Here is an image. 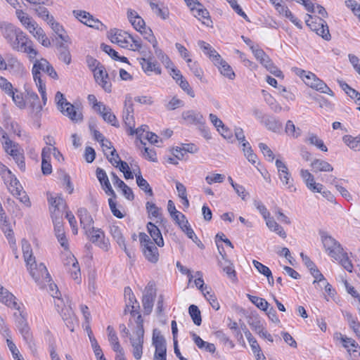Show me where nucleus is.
Returning <instances> with one entry per match:
<instances>
[{
  "label": "nucleus",
  "mask_w": 360,
  "mask_h": 360,
  "mask_svg": "<svg viewBox=\"0 0 360 360\" xmlns=\"http://www.w3.org/2000/svg\"><path fill=\"white\" fill-rule=\"evenodd\" d=\"M2 178L6 184H8L11 187V192L16 196L20 202H23L27 206L30 207L31 202L29 197L26 195L25 192L22 190V187L20 184L19 181L13 175L11 170H8L6 172L3 173Z\"/></svg>",
  "instance_id": "obj_1"
},
{
  "label": "nucleus",
  "mask_w": 360,
  "mask_h": 360,
  "mask_svg": "<svg viewBox=\"0 0 360 360\" xmlns=\"http://www.w3.org/2000/svg\"><path fill=\"white\" fill-rule=\"evenodd\" d=\"M339 261L342 266L349 272L352 271L353 265L349 259L347 254L343 250L341 253V256H340V259H336Z\"/></svg>",
  "instance_id": "obj_61"
},
{
  "label": "nucleus",
  "mask_w": 360,
  "mask_h": 360,
  "mask_svg": "<svg viewBox=\"0 0 360 360\" xmlns=\"http://www.w3.org/2000/svg\"><path fill=\"white\" fill-rule=\"evenodd\" d=\"M89 17L90 18L85 21L86 25L98 30H105L107 29L106 26L98 19H95L91 15Z\"/></svg>",
  "instance_id": "obj_58"
},
{
  "label": "nucleus",
  "mask_w": 360,
  "mask_h": 360,
  "mask_svg": "<svg viewBox=\"0 0 360 360\" xmlns=\"http://www.w3.org/2000/svg\"><path fill=\"white\" fill-rule=\"evenodd\" d=\"M44 4H41L38 6H36L34 8V11L35 13L37 15V16L40 18H41L43 20L46 21V22L51 20V21H53V15L49 14V11L48 9L43 5Z\"/></svg>",
  "instance_id": "obj_41"
},
{
  "label": "nucleus",
  "mask_w": 360,
  "mask_h": 360,
  "mask_svg": "<svg viewBox=\"0 0 360 360\" xmlns=\"http://www.w3.org/2000/svg\"><path fill=\"white\" fill-rule=\"evenodd\" d=\"M259 148L263 153L264 156L266 158L267 160L269 162H273L274 160V155L270 148L264 143H259Z\"/></svg>",
  "instance_id": "obj_64"
},
{
  "label": "nucleus",
  "mask_w": 360,
  "mask_h": 360,
  "mask_svg": "<svg viewBox=\"0 0 360 360\" xmlns=\"http://www.w3.org/2000/svg\"><path fill=\"white\" fill-rule=\"evenodd\" d=\"M306 141L309 142L311 145L315 146L321 151L326 152L328 150V148L325 146L323 141L314 134L309 133Z\"/></svg>",
  "instance_id": "obj_42"
},
{
  "label": "nucleus",
  "mask_w": 360,
  "mask_h": 360,
  "mask_svg": "<svg viewBox=\"0 0 360 360\" xmlns=\"http://www.w3.org/2000/svg\"><path fill=\"white\" fill-rule=\"evenodd\" d=\"M91 345L97 360H106L96 338H91Z\"/></svg>",
  "instance_id": "obj_60"
},
{
  "label": "nucleus",
  "mask_w": 360,
  "mask_h": 360,
  "mask_svg": "<svg viewBox=\"0 0 360 360\" xmlns=\"http://www.w3.org/2000/svg\"><path fill=\"white\" fill-rule=\"evenodd\" d=\"M29 32L44 46L49 47L51 46V41L46 37L44 30L41 27H39L37 23Z\"/></svg>",
  "instance_id": "obj_23"
},
{
  "label": "nucleus",
  "mask_w": 360,
  "mask_h": 360,
  "mask_svg": "<svg viewBox=\"0 0 360 360\" xmlns=\"http://www.w3.org/2000/svg\"><path fill=\"white\" fill-rule=\"evenodd\" d=\"M131 34L119 29H113L110 32L109 38L112 43L117 44L120 46L128 49L129 46V39Z\"/></svg>",
  "instance_id": "obj_12"
},
{
  "label": "nucleus",
  "mask_w": 360,
  "mask_h": 360,
  "mask_svg": "<svg viewBox=\"0 0 360 360\" xmlns=\"http://www.w3.org/2000/svg\"><path fill=\"white\" fill-rule=\"evenodd\" d=\"M150 6L153 11L163 20H166L169 17V9L167 8H161L158 4L150 2Z\"/></svg>",
  "instance_id": "obj_52"
},
{
  "label": "nucleus",
  "mask_w": 360,
  "mask_h": 360,
  "mask_svg": "<svg viewBox=\"0 0 360 360\" xmlns=\"http://www.w3.org/2000/svg\"><path fill=\"white\" fill-rule=\"evenodd\" d=\"M96 175L101 184L102 188H104L110 185L106 172L103 169L98 167L96 171Z\"/></svg>",
  "instance_id": "obj_53"
},
{
  "label": "nucleus",
  "mask_w": 360,
  "mask_h": 360,
  "mask_svg": "<svg viewBox=\"0 0 360 360\" xmlns=\"http://www.w3.org/2000/svg\"><path fill=\"white\" fill-rule=\"evenodd\" d=\"M141 53L144 56L140 59V64L143 72L148 75L151 72H154L156 75H160L162 73L161 68L159 63L154 60V57L151 54L146 57V53L143 51Z\"/></svg>",
  "instance_id": "obj_9"
},
{
  "label": "nucleus",
  "mask_w": 360,
  "mask_h": 360,
  "mask_svg": "<svg viewBox=\"0 0 360 360\" xmlns=\"http://www.w3.org/2000/svg\"><path fill=\"white\" fill-rule=\"evenodd\" d=\"M181 116L182 118L188 124L200 125H203L205 124L202 115L198 112L192 110H186L182 112Z\"/></svg>",
  "instance_id": "obj_16"
},
{
  "label": "nucleus",
  "mask_w": 360,
  "mask_h": 360,
  "mask_svg": "<svg viewBox=\"0 0 360 360\" xmlns=\"http://www.w3.org/2000/svg\"><path fill=\"white\" fill-rule=\"evenodd\" d=\"M6 342L14 360H25L14 342L9 339H7Z\"/></svg>",
  "instance_id": "obj_63"
},
{
  "label": "nucleus",
  "mask_w": 360,
  "mask_h": 360,
  "mask_svg": "<svg viewBox=\"0 0 360 360\" xmlns=\"http://www.w3.org/2000/svg\"><path fill=\"white\" fill-rule=\"evenodd\" d=\"M18 311V312H15L13 314L16 326L21 333L24 340L29 345L30 348H32V346H34V343L27 319L23 312L20 311V309Z\"/></svg>",
  "instance_id": "obj_4"
},
{
  "label": "nucleus",
  "mask_w": 360,
  "mask_h": 360,
  "mask_svg": "<svg viewBox=\"0 0 360 360\" xmlns=\"http://www.w3.org/2000/svg\"><path fill=\"white\" fill-rule=\"evenodd\" d=\"M188 313L194 324L196 326H200L202 323V319L199 308L195 304H191L188 307Z\"/></svg>",
  "instance_id": "obj_45"
},
{
  "label": "nucleus",
  "mask_w": 360,
  "mask_h": 360,
  "mask_svg": "<svg viewBox=\"0 0 360 360\" xmlns=\"http://www.w3.org/2000/svg\"><path fill=\"white\" fill-rule=\"evenodd\" d=\"M110 231L119 246L122 247V245H124L125 240L120 227L118 226L112 225L110 227Z\"/></svg>",
  "instance_id": "obj_51"
},
{
  "label": "nucleus",
  "mask_w": 360,
  "mask_h": 360,
  "mask_svg": "<svg viewBox=\"0 0 360 360\" xmlns=\"http://www.w3.org/2000/svg\"><path fill=\"white\" fill-rule=\"evenodd\" d=\"M334 339L340 340L342 343V346L347 349L348 352H350V349H348L347 343H350V346L352 347L356 348L358 347V344L354 339L348 338L339 332H337L334 334Z\"/></svg>",
  "instance_id": "obj_39"
},
{
  "label": "nucleus",
  "mask_w": 360,
  "mask_h": 360,
  "mask_svg": "<svg viewBox=\"0 0 360 360\" xmlns=\"http://www.w3.org/2000/svg\"><path fill=\"white\" fill-rule=\"evenodd\" d=\"M261 122L270 131L278 132L282 129L281 123L275 117L269 115H264Z\"/></svg>",
  "instance_id": "obj_27"
},
{
  "label": "nucleus",
  "mask_w": 360,
  "mask_h": 360,
  "mask_svg": "<svg viewBox=\"0 0 360 360\" xmlns=\"http://www.w3.org/2000/svg\"><path fill=\"white\" fill-rule=\"evenodd\" d=\"M86 234L89 238L91 243L98 246L105 251H108L110 248L108 240H105L103 231L100 229H95L94 226L85 231Z\"/></svg>",
  "instance_id": "obj_7"
},
{
  "label": "nucleus",
  "mask_w": 360,
  "mask_h": 360,
  "mask_svg": "<svg viewBox=\"0 0 360 360\" xmlns=\"http://www.w3.org/2000/svg\"><path fill=\"white\" fill-rule=\"evenodd\" d=\"M198 44L204 53L210 58L213 63L217 60H219V58L221 57V56L209 44L204 41H199Z\"/></svg>",
  "instance_id": "obj_31"
},
{
  "label": "nucleus",
  "mask_w": 360,
  "mask_h": 360,
  "mask_svg": "<svg viewBox=\"0 0 360 360\" xmlns=\"http://www.w3.org/2000/svg\"><path fill=\"white\" fill-rule=\"evenodd\" d=\"M0 302L8 307L20 309V305L16 302L15 296L6 288L0 285Z\"/></svg>",
  "instance_id": "obj_15"
},
{
  "label": "nucleus",
  "mask_w": 360,
  "mask_h": 360,
  "mask_svg": "<svg viewBox=\"0 0 360 360\" xmlns=\"http://www.w3.org/2000/svg\"><path fill=\"white\" fill-rule=\"evenodd\" d=\"M300 176L304 181L307 187L312 192H321L323 186L319 183H316L314 176L307 170L302 169Z\"/></svg>",
  "instance_id": "obj_14"
},
{
  "label": "nucleus",
  "mask_w": 360,
  "mask_h": 360,
  "mask_svg": "<svg viewBox=\"0 0 360 360\" xmlns=\"http://www.w3.org/2000/svg\"><path fill=\"white\" fill-rule=\"evenodd\" d=\"M320 236L323 247L328 255L334 259H340L343 248L341 244L326 231H321Z\"/></svg>",
  "instance_id": "obj_3"
},
{
  "label": "nucleus",
  "mask_w": 360,
  "mask_h": 360,
  "mask_svg": "<svg viewBox=\"0 0 360 360\" xmlns=\"http://www.w3.org/2000/svg\"><path fill=\"white\" fill-rule=\"evenodd\" d=\"M96 112H98L101 115L105 122L110 124L114 127H119L117 117L112 112L111 109L109 107L103 105L101 108L96 109Z\"/></svg>",
  "instance_id": "obj_21"
},
{
  "label": "nucleus",
  "mask_w": 360,
  "mask_h": 360,
  "mask_svg": "<svg viewBox=\"0 0 360 360\" xmlns=\"http://www.w3.org/2000/svg\"><path fill=\"white\" fill-rule=\"evenodd\" d=\"M136 179V184L138 186L143 190L146 194L149 195L150 196L153 195V190L148 183V181L143 178L141 173L140 170L139 169V173L135 174Z\"/></svg>",
  "instance_id": "obj_36"
},
{
  "label": "nucleus",
  "mask_w": 360,
  "mask_h": 360,
  "mask_svg": "<svg viewBox=\"0 0 360 360\" xmlns=\"http://www.w3.org/2000/svg\"><path fill=\"white\" fill-rule=\"evenodd\" d=\"M70 262H75V264H73V266L69 267L68 271L74 280H78L81 275L79 263L75 257L70 258Z\"/></svg>",
  "instance_id": "obj_57"
},
{
  "label": "nucleus",
  "mask_w": 360,
  "mask_h": 360,
  "mask_svg": "<svg viewBox=\"0 0 360 360\" xmlns=\"http://www.w3.org/2000/svg\"><path fill=\"white\" fill-rule=\"evenodd\" d=\"M248 323L256 333H258L264 327L260 320V318L257 314H251L248 317Z\"/></svg>",
  "instance_id": "obj_38"
},
{
  "label": "nucleus",
  "mask_w": 360,
  "mask_h": 360,
  "mask_svg": "<svg viewBox=\"0 0 360 360\" xmlns=\"http://www.w3.org/2000/svg\"><path fill=\"white\" fill-rule=\"evenodd\" d=\"M123 121L124 124L129 128V131L135 127L134 117V106L131 97L129 95L126 96L124 101V108L123 110Z\"/></svg>",
  "instance_id": "obj_11"
},
{
  "label": "nucleus",
  "mask_w": 360,
  "mask_h": 360,
  "mask_svg": "<svg viewBox=\"0 0 360 360\" xmlns=\"http://www.w3.org/2000/svg\"><path fill=\"white\" fill-rule=\"evenodd\" d=\"M312 89L320 91L321 93L328 94L330 96H334L333 91L327 86V84L319 77L316 78L315 83H313Z\"/></svg>",
  "instance_id": "obj_40"
},
{
  "label": "nucleus",
  "mask_w": 360,
  "mask_h": 360,
  "mask_svg": "<svg viewBox=\"0 0 360 360\" xmlns=\"http://www.w3.org/2000/svg\"><path fill=\"white\" fill-rule=\"evenodd\" d=\"M344 143L348 146L351 149L359 150L360 147V136L353 137L350 135H345L342 138Z\"/></svg>",
  "instance_id": "obj_49"
},
{
  "label": "nucleus",
  "mask_w": 360,
  "mask_h": 360,
  "mask_svg": "<svg viewBox=\"0 0 360 360\" xmlns=\"http://www.w3.org/2000/svg\"><path fill=\"white\" fill-rule=\"evenodd\" d=\"M124 299L126 301V308L131 307L130 314L131 316H135L136 309H139V304L137 302L131 289L129 287L124 288Z\"/></svg>",
  "instance_id": "obj_18"
},
{
  "label": "nucleus",
  "mask_w": 360,
  "mask_h": 360,
  "mask_svg": "<svg viewBox=\"0 0 360 360\" xmlns=\"http://www.w3.org/2000/svg\"><path fill=\"white\" fill-rule=\"evenodd\" d=\"M214 336L221 343L225 346H228L231 349L234 347L235 345L233 344V341L231 340L222 330L216 331L214 333Z\"/></svg>",
  "instance_id": "obj_54"
},
{
  "label": "nucleus",
  "mask_w": 360,
  "mask_h": 360,
  "mask_svg": "<svg viewBox=\"0 0 360 360\" xmlns=\"http://www.w3.org/2000/svg\"><path fill=\"white\" fill-rule=\"evenodd\" d=\"M214 65L217 66L221 75L229 78V79H233L236 77L235 72L232 68L221 57L217 60L214 63Z\"/></svg>",
  "instance_id": "obj_22"
},
{
  "label": "nucleus",
  "mask_w": 360,
  "mask_h": 360,
  "mask_svg": "<svg viewBox=\"0 0 360 360\" xmlns=\"http://www.w3.org/2000/svg\"><path fill=\"white\" fill-rule=\"evenodd\" d=\"M6 153L13 157L21 171L25 170V157L23 154L16 148L15 144H12L11 147H8V152Z\"/></svg>",
  "instance_id": "obj_25"
},
{
  "label": "nucleus",
  "mask_w": 360,
  "mask_h": 360,
  "mask_svg": "<svg viewBox=\"0 0 360 360\" xmlns=\"http://www.w3.org/2000/svg\"><path fill=\"white\" fill-rule=\"evenodd\" d=\"M311 166L314 172H332L333 170V167L330 163L321 159L314 160L311 163Z\"/></svg>",
  "instance_id": "obj_33"
},
{
  "label": "nucleus",
  "mask_w": 360,
  "mask_h": 360,
  "mask_svg": "<svg viewBox=\"0 0 360 360\" xmlns=\"http://www.w3.org/2000/svg\"><path fill=\"white\" fill-rule=\"evenodd\" d=\"M41 71L46 73L52 79H58V74L53 67L48 62L47 60L41 58L40 60H37L32 68V72L35 83L43 82Z\"/></svg>",
  "instance_id": "obj_2"
},
{
  "label": "nucleus",
  "mask_w": 360,
  "mask_h": 360,
  "mask_svg": "<svg viewBox=\"0 0 360 360\" xmlns=\"http://www.w3.org/2000/svg\"><path fill=\"white\" fill-rule=\"evenodd\" d=\"M255 57L258 60L260 63L263 65L266 63H269V57L266 54V53L261 49L255 48L253 46L250 47Z\"/></svg>",
  "instance_id": "obj_50"
},
{
  "label": "nucleus",
  "mask_w": 360,
  "mask_h": 360,
  "mask_svg": "<svg viewBox=\"0 0 360 360\" xmlns=\"http://www.w3.org/2000/svg\"><path fill=\"white\" fill-rule=\"evenodd\" d=\"M22 64L15 57L7 58L4 60L3 68L0 70H7L12 73H17L23 71Z\"/></svg>",
  "instance_id": "obj_20"
},
{
  "label": "nucleus",
  "mask_w": 360,
  "mask_h": 360,
  "mask_svg": "<svg viewBox=\"0 0 360 360\" xmlns=\"http://www.w3.org/2000/svg\"><path fill=\"white\" fill-rule=\"evenodd\" d=\"M47 23L51 26L53 31L63 41H66L65 37L63 33L64 32V29L62 25H60L58 22H56L53 17V21L49 20Z\"/></svg>",
  "instance_id": "obj_55"
},
{
  "label": "nucleus",
  "mask_w": 360,
  "mask_h": 360,
  "mask_svg": "<svg viewBox=\"0 0 360 360\" xmlns=\"http://www.w3.org/2000/svg\"><path fill=\"white\" fill-rule=\"evenodd\" d=\"M32 44V41L23 32L18 38L15 39L11 46L15 51L27 53L30 58L33 59L37 56V51L33 48Z\"/></svg>",
  "instance_id": "obj_6"
},
{
  "label": "nucleus",
  "mask_w": 360,
  "mask_h": 360,
  "mask_svg": "<svg viewBox=\"0 0 360 360\" xmlns=\"http://www.w3.org/2000/svg\"><path fill=\"white\" fill-rule=\"evenodd\" d=\"M0 30L2 35L10 45L23 33L20 28L8 22H0Z\"/></svg>",
  "instance_id": "obj_8"
},
{
  "label": "nucleus",
  "mask_w": 360,
  "mask_h": 360,
  "mask_svg": "<svg viewBox=\"0 0 360 360\" xmlns=\"http://www.w3.org/2000/svg\"><path fill=\"white\" fill-rule=\"evenodd\" d=\"M338 82L342 89L347 94L348 96H349L354 101L356 100L357 97H359V92L356 91L354 89L352 88L348 84H347L345 81L338 80Z\"/></svg>",
  "instance_id": "obj_46"
},
{
  "label": "nucleus",
  "mask_w": 360,
  "mask_h": 360,
  "mask_svg": "<svg viewBox=\"0 0 360 360\" xmlns=\"http://www.w3.org/2000/svg\"><path fill=\"white\" fill-rule=\"evenodd\" d=\"M12 98L14 103L18 106L20 109H24L26 107V101L24 98L22 94L17 89L13 90V95H8Z\"/></svg>",
  "instance_id": "obj_48"
},
{
  "label": "nucleus",
  "mask_w": 360,
  "mask_h": 360,
  "mask_svg": "<svg viewBox=\"0 0 360 360\" xmlns=\"http://www.w3.org/2000/svg\"><path fill=\"white\" fill-rule=\"evenodd\" d=\"M184 222L185 224H184V227H181L182 231H184L186 234L188 238L191 239L195 243H196L197 241H199L200 243V240H198L193 229L191 227L188 220H186Z\"/></svg>",
  "instance_id": "obj_62"
},
{
  "label": "nucleus",
  "mask_w": 360,
  "mask_h": 360,
  "mask_svg": "<svg viewBox=\"0 0 360 360\" xmlns=\"http://www.w3.org/2000/svg\"><path fill=\"white\" fill-rule=\"evenodd\" d=\"M152 340L155 348L154 355H167L166 340L157 329L153 330Z\"/></svg>",
  "instance_id": "obj_13"
},
{
  "label": "nucleus",
  "mask_w": 360,
  "mask_h": 360,
  "mask_svg": "<svg viewBox=\"0 0 360 360\" xmlns=\"http://www.w3.org/2000/svg\"><path fill=\"white\" fill-rule=\"evenodd\" d=\"M0 89L6 95H13V90L15 89L12 84L8 81L7 79L0 75Z\"/></svg>",
  "instance_id": "obj_56"
},
{
  "label": "nucleus",
  "mask_w": 360,
  "mask_h": 360,
  "mask_svg": "<svg viewBox=\"0 0 360 360\" xmlns=\"http://www.w3.org/2000/svg\"><path fill=\"white\" fill-rule=\"evenodd\" d=\"M25 91L26 99L30 103V105L33 111H36L37 112H40L42 110V105L40 104L38 95L30 89H25Z\"/></svg>",
  "instance_id": "obj_29"
},
{
  "label": "nucleus",
  "mask_w": 360,
  "mask_h": 360,
  "mask_svg": "<svg viewBox=\"0 0 360 360\" xmlns=\"http://www.w3.org/2000/svg\"><path fill=\"white\" fill-rule=\"evenodd\" d=\"M57 51L59 60L66 65L70 64L72 57L68 46L63 42H60L57 46Z\"/></svg>",
  "instance_id": "obj_32"
},
{
  "label": "nucleus",
  "mask_w": 360,
  "mask_h": 360,
  "mask_svg": "<svg viewBox=\"0 0 360 360\" xmlns=\"http://www.w3.org/2000/svg\"><path fill=\"white\" fill-rule=\"evenodd\" d=\"M143 252L146 259L151 263H157L159 259V252L155 243L143 248Z\"/></svg>",
  "instance_id": "obj_28"
},
{
  "label": "nucleus",
  "mask_w": 360,
  "mask_h": 360,
  "mask_svg": "<svg viewBox=\"0 0 360 360\" xmlns=\"http://www.w3.org/2000/svg\"><path fill=\"white\" fill-rule=\"evenodd\" d=\"M54 222V230L56 233V236L58 238V242L60 243V245L64 248V249H68V240L65 237L63 224L61 220L58 219H56Z\"/></svg>",
  "instance_id": "obj_24"
},
{
  "label": "nucleus",
  "mask_w": 360,
  "mask_h": 360,
  "mask_svg": "<svg viewBox=\"0 0 360 360\" xmlns=\"http://www.w3.org/2000/svg\"><path fill=\"white\" fill-rule=\"evenodd\" d=\"M107 331L108 333V340L112 345L114 352L123 349L119 342L118 338L114 328L112 326H108L107 327Z\"/></svg>",
  "instance_id": "obj_37"
},
{
  "label": "nucleus",
  "mask_w": 360,
  "mask_h": 360,
  "mask_svg": "<svg viewBox=\"0 0 360 360\" xmlns=\"http://www.w3.org/2000/svg\"><path fill=\"white\" fill-rule=\"evenodd\" d=\"M280 180L290 191H295L296 188L293 186V179L289 171L278 174Z\"/></svg>",
  "instance_id": "obj_47"
},
{
  "label": "nucleus",
  "mask_w": 360,
  "mask_h": 360,
  "mask_svg": "<svg viewBox=\"0 0 360 360\" xmlns=\"http://www.w3.org/2000/svg\"><path fill=\"white\" fill-rule=\"evenodd\" d=\"M51 148H44L41 152V172L43 174L48 175L52 172V166L51 164Z\"/></svg>",
  "instance_id": "obj_19"
},
{
  "label": "nucleus",
  "mask_w": 360,
  "mask_h": 360,
  "mask_svg": "<svg viewBox=\"0 0 360 360\" xmlns=\"http://www.w3.org/2000/svg\"><path fill=\"white\" fill-rule=\"evenodd\" d=\"M148 232L153 240V243L158 247L164 246V240L159 228L153 222H148L146 225Z\"/></svg>",
  "instance_id": "obj_17"
},
{
  "label": "nucleus",
  "mask_w": 360,
  "mask_h": 360,
  "mask_svg": "<svg viewBox=\"0 0 360 360\" xmlns=\"http://www.w3.org/2000/svg\"><path fill=\"white\" fill-rule=\"evenodd\" d=\"M154 52L158 58L165 65L166 68H169L173 65V63L169 59L167 55H166L162 49H160L158 44H155V47H153Z\"/></svg>",
  "instance_id": "obj_44"
},
{
  "label": "nucleus",
  "mask_w": 360,
  "mask_h": 360,
  "mask_svg": "<svg viewBox=\"0 0 360 360\" xmlns=\"http://www.w3.org/2000/svg\"><path fill=\"white\" fill-rule=\"evenodd\" d=\"M247 297L249 299V300L260 310L264 311V310H266L268 307H269V304L264 298L251 295L250 294H247Z\"/></svg>",
  "instance_id": "obj_43"
},
{
  "label": "nucleus",
  "mask_w": 360,
  "mask_h": 360,
  "mask_svg": "<svg viewBox=\"0 0 360 360\" xmlns=\"http://www.w3.org/2000/svg\"><path fill=\"white\" fill-rule=\"evenodd\" d=\"M77 214L79 217L81 226L85 231L93 227L94 220L86 208H79Z\"/></svg>",
  "instance_id": "obj_26"
},
{
  "label": "nucleus",
  "mask_w": 360,
  "mask_h": 360,
  "mask_svg": "<svg viewBox=\"0 0 360 360\" xmlns=\"http://www.w3.org/2000/svg\"><path fill=\"white\" fill-rule=\"evenodd\" d=\"M306 25L312 30L316 32L319 28L325 22V20L321 18L313 17L312 15L307 14V18L305 19Z\"/></svg>",
  "instance_id": "obj_35"
},
{
  "label": "nucleus",
  "mask_w": 360,
  "mask_h": 360,
  "mask_svg": "<svg viewBox=\"0 0 360 360\" xmlns=\"http://www.w3.org/2000/svg\"><path fill=\"white\" fill-rule=\"evenodd\" d=\"M131 345L133 347V355L134 358L139 360L141 358L143 354V342L136 341L131 339Z\"/></svg>",
  "instance_id": "obj_59"
},
{
  "label": "nucleus",
  "mask_w": 360,
  "mask_h": 360,
  "mask_svg": "<svg viewBox=\"0 0 360 360\" xmlns=\"http://www.w3.org/2000/svg\"><path fill=\"white\" fill-rule=\"evenodd\" d=\"M29 272L35 282L43 288L46 283L52 281L51 275L48 272L46 266L43 263L30 265L27 267Z\"/></svg>",
  "instance_id": "obj_5"
},
{
  "label": "nucleus",
  "mask_w": 360,
  "mask_h": 360,
  "mask_svg": "<svg viewBox=\"0 0 360 360\" xmlns=\"http://www.w3.org/2000/svg\"><path fill=\"white\" fill-rule=\"evenodd\" d=\"M155 295L156 290L154 288V285L149 283L146 287L142 299V304L145 314L148 315L151 313Z\"/></svg>",
  "instance_id": "obj_10"
},
{
  "label": "nucleus",
  "mask_w": 360,
  "mask_h": 360,
  "mask_svg": "<svg viewBox=\"0 0 360 360\" xmlns=\"http://www.w3.org/2000/svg\"><path fill=\"white\" fill-rule=\"evenodd\" d=\"M265 221L267 227L271 231L275 232L283 238H286L287 234L284 231L283 228L281 225H279L273 217H269L267 219H265Z\"/></svg>",
  "instance_id": "obj_34"
},
{
  "label": "nucleus",
  "mask_w": 360,
  "mask_h": 360,
  "mask_svg": "<svg viewBox=\"0 0 360 360\" xmlns=\"http://www.w3.org/2000/svg\"><path fill=\"white\" fill-rule=\"evenodd\" d=\"M193 13V15L195 18H198L199 20L201 18L205 20L202 21V23L207 27L212 26V21L211 20L210 15L209 11L204 8L203 5L201 4V6H198L195 8V12Z\"/></svg>",
  "instance_id": "obj_30"
}]
</instances>
